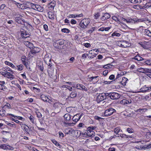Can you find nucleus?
Segmentation results:
<instances>
[{"label": "nucleus", "instance_id": "f257e3e1", "mask_svg": "<svg viewBox=\"0 0 151 151\" xmlns=\"http://www.w3.org/2000/svg\"><path fill=\"white\" fill-rule=\"evenodd\" d=\"M127 23H130L131 24H136L138 23L139 22H143L145 21V22H147V21H149V22H151V21L150 20H147V19L142 18L139 19H131L128 18V20H127Z\"/></svg>", "mask_w": 151, "mask_h": 151}, {"label": "nucleus", "instance_id": "f03ea898", "mask_svg": "<svg viewBox=\"0 0 151 151\" xmlns=\"http://www.w3.org/2000/svg\"><path fill=\"white\" fill-rule=\"evenodd\" d=\"M107 99L109 98L113 100L117 99L121 96L118 93L112 92L107 93Z\"/></svg>", "mask_w": 151, "mask_h": 151}, {"label": "nucleus", "instance_id": "7ed1b4c3", "mask_svg": "<svg viewBox=\"0 0 151 151\" xmlns=\"http://www.w3.org/2000/svg\"><path fill=\"white\" fill-rule=\"evenodd\" d=\"M107 93H103L99 94L97 96L96 100L98 103H100L106 99H107Z\"/></svg>", "mask_w": 151, "mask_h": 151}, {"label": "nucleus", "instance_id": "20e7f679", "mask_svg": "<svg viewBox=\"0 0 151 151\" xmlns=\"http://www.w3.org/2000/svg\"><path fill=\"white\" fill-rule=\"evenodd\" d=\"M116 110L112 108H110L105 110L104 115L105 116H109L115 112Z\"/></svg>", "mask_w": 151, "mask_h": 151}, {"label": "nucleus", "instance_id": "39448f33", "mask_svg": "<svg viewBox=\"0 0 151 151\" xmlns=\"http://www.w3.org/2000/svg\"><path fill=\"white\" fill-rule=\"evenodd\" d=\"M0 115L2 117L6 116H11L14 117L15 118L17 117L16 116H15L13 114H6V111L3 108H0Z\"/></svg>", "mask_w": 151, "mask_h": 151}, {"label": "nucleus", "instance_id": "423d86ee", "mask_svg": "<svg viewBox=\"0 0 151 151\" xmlns=\"http://www.w3.org/2000/svg\"><path fill=\"white\" fill-rule=\"evenodd\" d=\"M141 45L145 49H149L151 48V40L148 42L144 41L142 42Z\"/></svg>", "mask_w": 151, "mask_h": 151}, {"label": "nucleus", "instance_id": "0eeeda50", "mask_svg": "<svg viewBox=\"0 0 151 151\" xmlns=\"http://www.w3.org/2000/svg\"><path fill=\"white\" fill-rule=\"evenodd\" d=\"M62 104L59 102H56L53 104V109L55 111L58 112L60 111V108H61Z\"/></svg>", "mask_w": 151, "mask_h": 151}, {"label": "nucleus", "instance_id": "6e6552de", "mask_svg": "<svg viewBox=\"0 0 151 151\" xmlns=\"http://www.w3.org/2000/svg\"><path fill=\"white\" fill-rule=\"evenodd\" d=\"M22 17L21 15L18 14L15 18V21L19 24H23L24 22V21L22 19Z\"/></svg>", "mask_w": 151, "mask_h": 151}, {"label": "nucleus", "instance_id": "1a4fd4ad", "mask_svg": "<svg viewBox=\"0 0 151 151\" xmlns=\"http://www.w3.org/2000/svg\"><path fill=\"white\" fill-rule=\"evenodd\" d=\"M137 71L140 73H142L146 74L147 72H150V69L147 68H138Z\"/></svg>", "mask_w": 151, "mask_h": 151}, {"label": "nucleus", "instance_id": "9d476101", "mask_svg": "<svg viewBox=\"0 0 151 151\" xmlns=\"http://www.w3.org/2000/svg\"><path fill=\"white\" fill-rule=\"evenodd\" d=\"M21 35L22 38H26L29 37L30 36V35L27 32L24 30L21 31Z\"/></svg>", "mask_w": 151, "mask_h": 151}, {"label": "nucleus", "instance_id": "9b49d317", "mask_svg": "<svg viewBox=\"0 0 151 151\" xmlns=\"http://www.w3.org/2000/svg\"><path fill=\"white\" fill-rule=\"evenodd\" d=\"M76 86L78 89L86 91H88L87 89L85 87V86L82 84H77Z\"/></svg>", "mask_w": 151, "mask_h": 151}, {"label": "nucleus", "instance_id": "f8f14e48", "mask_svg": "<svg viewBox=\"0 0 151 151\" xmlns=\"http://www.w3.org/2000/svg\"><path fill=\"white\" fill-rule=\"evenodd\" d=\"M81 117V116H80L79 114H77L73 116V121L75 122L76 123L79 121Z\"/></svg>", "mask_w": 151, "mask_h": 151}, {"label": "nucleus", "instance_id": "ddd939ff", "mask_svg": "<svg viewBox=\"0 0 151 151\" xmlns=\"http://www.w3.org/2000/svg\"><path fill=\"white\" fill-rule=\"evenodd\" d=\"M77 95V93L76 92L73 91L70 94V95L69 96L68 98L66 99L67 100H70L71 98H75L76 97Z\"/></svg>", "mask_w": 151, "mask_h": 151}, {"label": "nucleus", "instance_id": "4468645a", "mask_svg": "<svg viewBox=\"0 0 151 151\" xmlns=\"http://www.w3.org/2000/svg\"><path fill=\"white\" fill-rule=\"evenodd\" d=\"M93 51H94V50H91L89 51L88 54H87V56L88 58H92L95 57V54L93 53Z\"/></svg>", "mask_w": 151, "mask_h": 151}, {"label": "nucleus", "instance_id": "2eb2a0df", "mask_svg": "<svg viewBox=\"0 0 151 151\" xmlns=\"http://www.w3.org/2000/svg\"><path fill=\"white\" fill-rule=\"evenodd\" d=\"M132 102V101L131 99L127 100L126 99H123L120 101V103L123 105L127 104H130Z\"/></svg>", "mask_w": 151, "mask_h": 151}, {"label": "nucleus", "instance_id": "dca6fc26", "mask_svg": "<svg viewBox=\"0 0 151 151\" xmlns=\"http://www.w3.org/2000/svg\"><path fill=\"white\" fill-rule=\"evenodd\" d=\"M64 118L65 121H69L71 119V115L70 114L67 113L64 116Z\"/></svg>", "mask_w": 151, "mask_h": 151}, {"label": "nucleus", "instance_id": "f3484780", "mask_svg": "<svg viewBox=\"0 0 151 151\" xmlns=\"http://www.w3.org/2000/svg\"><path fill=\"white\" fill-rule=\"evenodd\" d=\"M56 40V42H57V44H58V45H59V47H61V46L63 45L65 43V40L61 39L58 40Z\"/></svg>", "mask_w": 151, "mask_h": 151}, {"label": "nucleus", "instance_id": "a211bd4d", "mask_svg": "<svg viewBox=\"0 0 151 151\" xmlns=\"http://www.w3.org/2000/svg\"><path fill=\"white\" fill-rule=\"evenodd\" d=\"M55 1L53 0L48 5V7L52 9H53L55 5Z\"/></svg>", "mask_w": 151, "mask_h": 151}, {"label": "nucleus", "instance_id": "6ab92c4d", "mask_svg": "<svg viewBox=\"0 0 151 151\" xmlns=\"http://www.w3.org/2000/svg\"><path fill=\"white\" fill-rule=\"evenodd\" d=\"M40 48L38 47H34L33 48L32 50L31 51V53L32 54H35L36 53L40 52Z\"/></svg>", "mask_w": 151, "mask_h": 151}, {"label": "nucleus", "instance_id": "aec40b11", "mask_svg": "<svg viewBox=\"0 0 151 151\" xmlns=\"http://www.w3.org/2000/svg\"><path fill=\"white\" fill-rule=\"evenodd\" d=\"M128 80V79L127 78L123 77L122 78V81H118V82L121 83L123 85H125V84L127 83V82Z\"/></svg>", "mask_w": 151, "mask_h": 151}, {"label": "nucleus", "instance_id": "412c9836", "mask_svg": "<svg viewBox=\"0 0 151 151\" xmlns=\"http://www.w3.org/2000/svg\"><path fill=\"white\" fill-rule=\"evenodd\" d=\"M110 17L109 14L107 13H106L104 14V15L102 17L101 19L102 20H104L106 19L109 18Z\"/></svg>", "mask_w": 151, "mask_h": 151}, {"label": "nucleus", "instance_id": "4be33fe9", "mask_svg": "<svg viewBox=\"0 0 151 151\" xmlns=\"http://www.w3.org/2000/svg\"><path fill=\"white\" fill-rule=\"evenodd\" d=\"M96 128L95 127H89L87 128V132H90V133H92V132H94L93 131Z\"/></svg>", "mask_w": 151, "mask_h": 151}, {"label": "nucleus", "instance_id": "5701e85b", "mask_svg": "<svg viewBox=\"0 0 151 151\" xmlns=\"http://www.w3.org/2000/svg\"><path fill=\"white\" fill-rule=\"evenodd\" d=\"M35 10H37L40 12H42L43 11V8L40 5L37 4Z\"/></svg>", "mask_w": 151, "mask_h": 151}, {"label": "nucleus", "instance_id": "b1692460", "mask_svg": "<svg viewBox=\"0 0 151 151\" xmlns=\"http://www.w3.org/2000/svg\"><path fill=\"white\" fill-rule=\"evenodd\" d=\"M49 18L51 19H53L54 18V15L52 12L51 11L49 12H48Z\"/></svg>", "mask_w": 151, "mask_h": 151}, {"label": "nucleus", "instance_id": "393cba45", "mask_svg": "<svg viewBox=\"0 0 151 151\" xmlns=\"http://www.w3.org/2000/svg\"><path fill=\"white\" fill-rule=\"evenodd\" d=\"M27 4H26L28 6H30L32 8L35 10L36 7L37 6V4H34L33 3H31L29 2H28L27 3Z\"/></svg>", "mask_w": 151, "mask_h": 151}, {"label": "nucleus", "instance_id": "a878e982", "mask_svg": "<svg viewBox=\"0 0 151 151\" xmlns=\"http://www.w3.org/2000/svg\"><path fill=\"white\" fill-rule=\"evenodd\" d=\"M10 73H11L8 72H3L1 73V74L4 77H6L8 78L9 76H10V75H11Z\"/></svg>", "mask_w": 151, "mask_h": 151}, {"label": "nucleus", "instance_id": "bb28decb", "mask_svg": "<svg viewBox=\"0 0 151 151\" xmlns=\"http://www.w3.org/2000/svg\"><path fill=\"white\" fill-rule=\"evenodd\" d=\"M40 98L42 100L44 101L49 102L48 101H47V100L48 99V100H50V99H48V98L47 96H45L44 95H42L41 96Z\"/></svg>", "mask_w": 151, "mask_h": 151}, {"label": "nucleus", "instance_id": "cd10ccee", "mask_svg": "<svg viewBox=\"0 0 151 151\" xmlns=\"http://www.w3.org/2000/svg\"><path fill=\"white\" fill-rule=\"evenodd\" d=\"M51 141L56 146L59 147V148H61V145L56 140L52 139Z\"/></svg>", "mask_w": 151, "mask_h": 151}, {"label": "nucleus", "instance_id": "c85d7f7f", "mask_svg": "<svg viewBox=\"0 0 151 151\" xmlns=\"http://www.w3.org/2000/svg\"><path fill=\"white\" fill-rule=\"evenodd\" d=\"M128 1L133 4H136L139 2L140 3L142 1L141 0H128Z\"/></svg>", "mask_w": 151, "mask_h": 151}, {"label": "nucleus", "instance_id": "c756f323", "mask_svg": "<svg viewBox=\"0 0 151 151\" xmlns=\"http://www.w3.org/2000/svg\"><path fill=\"white\" fill-rule=\"evenodd\" d=\"M95 133L94 132H92V133H91L90 132H87V137H90L92 138L95 135Z\"/></svg>", "mask_w": 151, "mask_h": 151}, {"label": "nucleus", "instance_id": "7c9ffc66", "mask_svg": "<svg viewBox=\"0 0 151 151\" xmlns=\"http://www.w3.org/2000/svg\"><path fill=\"white\" fill-rule=\"evenodd\" d=\"M5 63L6 65H8L12 68H14L15 67L14 65V64H13L12 63L9 62L8 61H5Z\"/></svg>", "mask_w": 151, "mask_h": 151}, {"label": "nucleus", "instance_id": "2f4dec72", "mask_svg": "<svg viewBox=\"0 0 151 151\" xmlns=\"http://www.w3.org/2000/svg\"><path fill=\"white\" fill-rule=\"evenodd\" d=\"M79 25L80 27L82 28L85 29L87 27L85 24V23H84V22L82 20L80 23Z\"/></svg>", "mask_w": 151, "mask_h": 151}, {"label": "nucleus", "instance_id": "473e14b6", "mask_svg": "<svg viewBox=\"0 0 151 151\" xmlns=\"http://www.w3.org/2000/svg\"><path fill=\"white\" fill-rule=\"evenodd\" d=\"M147 87L146 86H144L142 88L140 89L141 92H144L148 91V90Z\"/></svg>", "mask_w": 151, "mask_h": 151}, {"label": "nucleus", "instance_id": "72a5a7b5", "mask_svg": "<svg viewBox=\"0 0 151 151\" xmlns=\"http://www.w3.org/2000/svg\"><path fill=\"white\" fill-rule=\"evenodd\" d=\"M151 32L148 29H145L144 31V33L145 35H146L150 37V35L151 34Z\"/></svg>", "mask_w": 151, "mask_h": 151}, {"label": "nucleus", "instance_id": "f704fd0d", "mask_svg": "<svg viewBox=\"0 0 151 151\" xmlns=\"http://www.w3.org/2000/svg\"><path fill=\"white\" fill-rule=\"evenodd\" d=\"M58 44H57V42H56V40L55 42L53 43V46L54 47L56 48L61 49V47H59Z\"/></svg>", "mask_w": 151, "mask_h": 151}, {"label": "nucleus", "instance_id": "c9c22d12", "mask_svg": "<svg viewBox=\"0 0 151 151\" xmlns=\"http://www.w3.org/2000/svg\"><path fill=\"white\" fill-rule=\"evenodd\" d=\"M122 73H123V72H121V73L120 74L119 73L116 76V78L114 80L115 81H117L118 80L119 78L121 77L123 75V74H122Z\"/></svg>", "mask_w": 151, "mask_h": 151}, {"label": "nucleus", "instance_id": "e433bc0d", "mask_svg": "<svg viewBox=\"0 0 151 151\" xmlns=\"http://www.w3.org/2000/svg\"><path fill=\"white\" fill-rule=\"evenodd\" d=\"M3 108L5 109H11V106L9 104V103H7L5 105H4Z\"/></svg>", "mask_w": 151, "mask_h": 151}, {"label": "nucleus", "instance_id": "4c0bfd02", "mask_svg": "<svg viewBox=\"0 0 151 151\" xmlns=\"http://www.w3.org/2000/svg\"><path fill=\"white\" fill-rule=\"evenodd\" d=\"M23 128L24 130L25 131V132H26L28 134H29V132L28 131V129H29V127L26 124H24Z\"/></svg>", "mask_w": 151, "mask_h": 151}, {"label": "nucleus", "instance_id": "58836bf2", "mask_svg": "<svg viewBox=\"0 0 151 151\" xmlns=\"http://www.w3.org/2000/svg\"><path fill=\"white\" fill-rule=\"evenodd\" d=\"M82 21L83 22H84V23H85V24L86 27L89 24L90 22L88 19H83L82 20Z\"/></svg>", "mask_w": 151, "mask_h": 151}, {"label": "nucleus", "instance_id": "ea45409f", "mask_svg": "<svg viewBox=\"0 0 151 151\" xmlns=\"http://www.w3.org/2000/svg\"><path fill=\"white\" fill-rule=\"evenodd\" d=\"M75 134H77L76 136L78 137H79L81 134V132L78 130H76L74 132Z\"/></svg>", "mask_w": 151, "mask_h": 151}, {"label": "nucleus", "instance_id": "a19ab883", "mask_svg": "<svg viewBox=\"0 0 151 151\" xmlns=\"http://www.w3.org/2000/svg\"><path fill=\"white\" fill-rule=\"evenodd\" d=\"M63 124L65 127L71 126L72 124H73V123H70L65 122H64Z\"/></svg>", "mask_w": 151, "mask_h": 151}, {"label": "nucleus", "instance_id": "79ce46f5", "mask_svg": "<svg viewBox=\"0 0 151 151\" xmlns=\"http://www.w3.org/2000/svg\"><path fill=\"white\" fill-rule=\"evenodd\" d=\"M120 136L121 137V138H128L131 137L132 138V137L130 136H128V135H126L125 134H122L120 135Z\"/></svg>", "mask_w": 151, "mask_h": 151}, {"label": "nucleus", "instance_id": "37998d69", "mask_svg": "<svg viewBox=\"0 0 151 151\" xmlns=\"http://www.w3.org/2000/svg\"><path fill=\"white\" fill-rule=\"evenodd\" d=\"M17 69L19 71L22 70L23 69V65L22 64H20L18 66H17Z\"/></svg>", "mask_w": 151, "mask_h": 151}, {"label": "nucleus", "instance_id": "c03bdc74", "mask_svg": "<svg viewBox=\"0 0 151 151\" xmlns=\"http://www.w3.org/2000/svg\"><path fill=\"white\" fill-rule=\"evenodd\" d=\"M98 76H92L90 78V79H91V81H93L94 79V82H97L98 81L96 79L97 77H98Z\"/></svg>", "mask_w": 151, "mask_h": 151}, {"label": "nucleus", "instance_id": "a18cd8bd", "mask_svg": "<svg viewBox=\"0 0 151 151\" xmlns=\"http://www.w3.org/2000/svg\"><path fill=\"white\" fill-rule=\"evenodd\" d=\"M121 35V34L119 33L114 32L111 34V36L114 37L116 36V37H119Z\"/></svg>", "mask_w": 151, "mask_h": 151}, {"label": "nucleus", "instance_id": "49530a36", "mask_svg": "<svg viewBox=\"0 0 151 151\" xmlns=\"http://www.w3.org/2000/svg\"><path fill=\"white\" fill-rule=\"evenodd\" d=\"M137 61H142L145 60V59H143L141 57L138 55H137Z\"/></svg>", "mask_w": 151, "mask_h": 151}, {"label": "nucleus", "instance_id": "de8ad7c7", "mask_svg": "<svg viewBox=\"0 0 151 151\" xmlns=\"http://www.w3.org/2000/svg\"><path fill=\"white\" fill-rule=\"evenodd\" d=\"M78 127H82L84 128H86V126L85 125V124L83 123H80L78 125Z\"/></svg>", "mask_w": 151, "mask_h": 151}, {"label": "nucleus", "instance_id": "09e8293b", "mask_svg": "<svg viewBox=\"0 0 151 151\" xmlns=\"http://www.w3.org/2000/svg\"><path fill=\"white\" fill-rule=\"evenodd\" d=\"M61 31L62 32L66 33H68L70 32L69 30L67 28H63L62 29Z\"/></svg>", "mask_w": 151, "mask_h": 151}, {"label": "nucleus", "instance_id": "8fccbe9b", "mask_svg": "<svg viewBox=\"0 0 151 151\" xmlns=\"http://www.w3.org/2000/svg\"><path fill=\"white\" fill-rule=\"evenodd\" d=\"M146 65H151V60H146L144 61Z\"/></svg>", "mask_w": 151, "mask_h": 151}, {"label": "nucleus", "instance_id": "3c124183", "mask_svg": "<svg viewBox=\"0 0 151 151\" xmlns=\"http://www.w3.org/2000/svg\"><path fill=\"white\" fill-rule=\"evenodd\" d=\"M6 88V87L4 85L0 84V89L5 91Z\"/></svg>", "mask_w": 151, "mask_h": 151}, {"label": "nucleus", "instance_id": "603ef678", "mask_svg": "<svg viewBox=\"0 0 151 151\" xmlns=\"http://www.w3.org/2000/svg\"><path fill=\"white\" fill-rule=\"evenodd\" d=\"M120 128L119 127H116L114 129V132L116 134H118V133L120 131Z\"/></svg>", "mask_w": 151, "mask_h": 151}, {"label": "nucleus", "instance_id": "864d4df0", "mask_svg": "<svg viewBox=\"0 0 151 151\" xmlns=\"http://www.w3.org/2000/svg\"><path fill=\"white\" fill-rule=\"evenodd\" d=\"M127 131L128 132L130 133H132L133 132L134 130L133 129L129 128L127 129Z\"/></svg>", "mask_w": 151, "mask_h": 151}, {"label": "nucleus", "instance_id": "5fc2aeb1", "mask_svg": "<svg viewBox=\"0 0 151 151\" xmlns=\"http://www.w3.org/2000/svg\"><path fill=\"white\" fill-rule=\"evenodd\" d=\"M112 19L114 20L115 21L117 22H121L120 20L118 19L115 16H113L112 17Z\"/></svg>", "mask_w": 151, "mask_h": 151}, {"label": "nucleus", "instance_id": "6e6d98bb", "mask_svg": "<svg viewBox=\"0 0 151 151\" xmlns=\"http://www.w3.org/2000/svg\"><path fill=\"white\" fill-rule=\"evenodd\" d=\"M144 6L145 7V8H147L151 6V3H147L145 4Z\"/></svg>", "mask_w": 151, "mask_h": 151}, {"label": "nucleus", "instance_id": "4d7b16f0", "mask_svg": "<svg viewBox=\"0 0 151 151\" xmlns=\"http://www.w3.org/2000/svg\"><path fill=\"white\" fill-rule=\"evenodd\" d=\"M94 118L95 119L97 120H98L100 121H101V120L103 119V118L98 116H95Z\"/></svg>", "mask_w": 151, "mask_h": 151}, {"label": "nucleus", "instance_id": "13d9d810", "mask_svg": "<svg viewBox=\"0 0 151 151\" xmlns=\"http://www.w3.org/2000/svg\"><path fill=\"white\" fill-rule=\"evenodd\" d=\"M144 147L145 149H147L151 148V142L150 144H149L147 145H145L144 146Z\"/></svg>", "mask_w": 151, "mask_h": 151}, {"label": "nucleus", "instance_id": "bf43d9fd", "mask_svg": "<svg viewBox=\"0 0 151 151\" xmlns=\"http://www.w3.org/2000/svg\"><path fill=\"white\" fill-rule=\"evenodd\" d=\"M95 29V27H93L91 28V29L89 30L88 31V32L90 34H91L93 31H94Z\"/></svg>", "mask_w": 151, "mask_h": 151}, {"label": "nucleus", "instance_id": "052dcab7", "mask_svg": "<svg viewBox=\"0 0 151 151\" xmlns=\"http://www.w3.org/2000/svg\"><path fill=\"white\" fill-rule=\"evenodd\" d=\"M29 119L30 121L33 124H35V121L34 120V117L32 116H31L29 117Z\"/></svg>", "mask_w": 151, "mask_h": 151}, {"label": "nucleus", "instance_id": "680f3d73", "mask_svg": "<svg viewBox=\"0 0 151 151\" xmlns=\"http://www.w3.org/2000/svg\"><path fill=\"white\" fill-rule=\"evenodd\" d=\"M140 109L142 110H139V112L141 114H143L144 112H145L147 110V109L146 108Z\"/></svg>", "mask_w": 151, "mask_h": 151}, {"label": "nucleus", "instance_id": "e2e57ef3", "mask_svg": "<svg viewBox=\"0 0 151 151\" xmlns=\"http://www.w3.org/2000/svg\"><path fill=\"white\" fill-rule=\"evenodd\" d=\"M72 107H69L66 108V110L69 113H70L72 111Z\"/></svg>", "mask_w": 151, "mask_h": 151}, {"label": "nucleus", "instance_id": "0e129e2a", "mask_svg": "<svg viewBox=\"0 0 151 151\" xmlns=\"http://www.w3.org/2000/svg\"><path fill=\"white\" fill-rule=\"evenodd\" d=\"M14 148L9 145H7L6 146V149L10 150H14Z\"/></svg>", "mask_w": 151, "mask_h": 151}, {"label": "nucleus", "instance_id": "69168bd1", "mask_svg": "<svg viewBox=\"0 0 151 151\" xmlns=\"http://www.w3.org/2000/svg\"><path fill=\"white\" fill-rule=\"evenodd\" d=\"M39 68V69L41 71H43V67L42 65V63H41V64L40 65V66H39V67H38Z\"/></svg>", "mask_w": 151, "mask_h": 151}, {"label": "nucleus", "instance_id": "338daca9", "mask_svg": "<svg viewBox=\"0 0 151 151\" xmlns=\"http://www.w3.org/2000/svg\"><path fill=\"white\" fill-rule=\"evenodd\" d=\"M58 133L59 134V137L61 138V139L63 138L64 137V134L62 132H59Z\"/></svg>", "mask_w": 151, "mask_h": 151}, {"label": "nucleus", "instance_id": "774afa93", "mask_svg": "<svg viewBox=\"0 0 151 151\" xmlns=\"http://www.w3.org/2000/svg\"><path fill=\"white\" fill-rule=\"evenodd\" d=\"M100 14L99 12H97L96 14L94 15V18L96 19H97L99 16H100Z\"/></svg>", "mask_w": 151, "mask_h": 151}]
</instances>
